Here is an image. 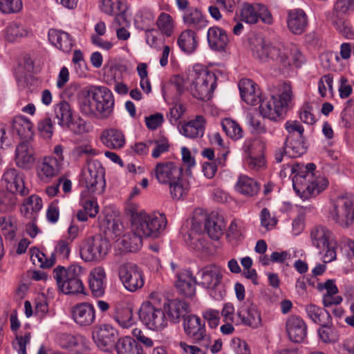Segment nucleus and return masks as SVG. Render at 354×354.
<instances>
[{
    "instance_id": "1",
    "label": "nucleus",
    "mask_w": 354,
    "mask_h": 354,
    "mask_svg": "<svg viewBox=\"0 0 354 354\" xmlns=\"http://www.w3.org/2000/svg\"><path fill=\"white\" fill-rule=\"evenodd\" d=\"M253 55L263 63L274 62L283 69L291 65L300 67L305 59L300 50L295 46L286 47L282 44H273L261 39L253 48Z\"/></svg>"
},
{
    "instance_id": "2",
    "label": "nucleus",
    "mask_w": 354,
    "mask_h": 354,
    "mask_svg": "<svg viewBox=\"0 0 354 354\" xmlns=\"http://www.w3.org/2000/svg\"><path fill=\"white\" fill-rule=\"evenodd\" d=\"M269 99L261 101L259 111L264 118L277 120L286 112L292 100V88L289 84L282 83L272 86Z\"/></svg>"
},
{
    "instance_id": "3",
    "label": "nucleus",
    "mask_w": 354,
    "mask_h": 354,
    "mask_svg": "<svg viewBox=\"0 0 354 354\" xmlns=\"http://www.w3.org/2000/svg\"><path fill=\"white\" fill-rule=\"evenodd\" d=\"M315 168L314 163H308L306 170L296 174L292 179L294 190L304 199L317 196L328 185V181L325 177H314L312 172Z\"/></svg>"
},
{
    "instance_id": "4",
    "label": "nucleus",
    "mask_w": 354,
    "mask_h": 354,
    "mask_svg": "<svg viewBox=\"0 0 354 354\" xmlns=\"http://www.w3.org/2000/svg\"><path fill=\"white\" fill-rule=\"evenodd\" d=\"M131 225L133 232H136L143 238H158L165 229L167 219L164 214H149L145 211L133 212Z\"/></svg>"
},
{
    "instance_id": "5",
    "label": "nucleus",
    "mask_w": 354,
    "mask_h": 354,
    "mask_svg": "<svg viewBox=\"0 0 354 354\" xmlns=\"http://www.w3.org/2000/svg\"><path fill=\"white\" fill-rule=\"evenodd\" d=\"M312 245L319 250L324 263L336 259L337 242L333 232L323 225L314 227L310 234Z\"/></svg>"
},
{
    "instance_id": "6",
    "label": "nucleus",
    "mask_w": 354,
    "mask_h": 354,
    "mask_svg": "<svg viewBox=\"0 0 354 354\" xmlns=\"http://www.w3.org/2000/svg\"><path fill=\"white\" fill-rule=\"evenodd\" d=\"M190 91L193 96L201 100H208L216 87V76L205 69H194L191 74Z\"/></svg>"
},
{
    "instance_id": "7",
    "label": "nucleus",
    "mask_w": 354,
    "mask_h": 354,
    "mask_svg": "<svg viewBox=\"0 0 354 354\" xmlns=\"http://www.w3.org/2000/svg\"><path fill=\"white\" fill-rule=\"evenodd\" d=\"M329 218L343 228H348L354 224V196H339L329 212Z\"/></svg>"
},
{
    "instance_id": "8",
    "label": "nucleus",
    "mask_w": 354,
    "mask_h": 354,
    "mask_svg": "<svg viewBox=\"0 0 354 354\" xmlns=\"http://www.w3.org/2000/svg\"><path fill=\"white\" fill-rule=\"evenodd\" d=\"M104 174V168L98 161H90L82 171L80 183L89 192L101 194L105 187Z\"/></svg>"
},
{
    "instance_id": "9",
    "label": "nucleus",
    "mask_w": 354,
    "mask_h": 354,
    "mask_svg": "<svg viewBox=\"0 0 354 354\" xmlns=\"http://www.w3.org/2000/svg\"><path fill=\"white\" fill-rule=\"evenodd\" d=\"M110 244L100 235L85 239L80 248L81 258L85 261H100L108 254Z\"/></svg>"
},
{
    "instance_id": "10",
    "label": "nucleus",
    "mask_w": 354,
    "mask_h": 354,
    "mask_svg": "<svg viewBox=\"0 0 354 354\" xmlns=\"http://www.w3.org/2000/svg\"><path fill=\"white\" fill-rule=\"evenodd\" d=\"M139 317L149 329L160 330L167 324L165 312L150 301L144 302L139 310Z\"/></svg>"
},
{
    "instance_id": "11",
    "label": "nucleus",
    "mask_w": 354,
    "mask_h": 354,
    "mask_svg": "<svg viewBox=\"0 0 354 354\" xmlns=\"http://www.w3.org/2000/svg\"><path fill=\"white\" fill-rule=\"evenodd\" d=\"M118 274L124 288L130 292H135L144 285L142 272L135 263H122L119 267Z\"/></svg>"
},
{
    "instance_id": "12",
    "label": "nucleus",
    "mask_w": 354,
    "mask_h": 354,
    "mask_svg": "<svg viewBox=\"0 0 354 354\" xmlns=\"http://www.w3.org/2000/svg\"><path fill=\"white\" fill-rule=\"evenodd\" d=\"M183 328L187 336L200 342L207 348L210 346V338L206 333L205 322L194 315H187L184 319Z\"/></svg>"
},
{
    "instance_id": "13",
    "label": "nucleus",
    "mask_w": 354,
    "mask_h": 354,
    "mask_svg": "<svg viewBox=\"0 0 354 354\" xmlns=\"http://www.w3.org/2000/svg\"><path fill=\"white\" fill-rule=\"evenodd\" d=\"M93 101L97 102L98 117L102 119L109 118L113 112L114 99L111 91L105 86H92Z\"/></svg>"
},
{
    "instance_id": "14",
    "label": "nucleus",
    "mask_w": 354,
    "mask_h": 354,
    "mask_svg": "<svg viewBox=\"0 0 354 354\" xmlns=\"http://www.w3.org/2000/svg\"><path fill=\"white\" fill-rule=\"evenodd\" d=\"M236 324H243L253 328L261 326V317L257 305L247 300L237 312Z\"/></svg>"
},
{
    "instance_id": "15",
    "label": "nucleus",
    "mask_w": 354,
    "mask_h": 354,
    "mask_svg": "<svg viewBox=\"0 0 354 354\" xmlns=\"http://www.w3.org/2000/svg\"><path fill=\"white\" fill-rule=\"evenodd\" d=\"M188 227L185 241L189 246L196 251H203L207 248V241L205 239L202 230V222L197 218L193 217L187 225Z\"/></svg>"
},
{
    "instance_id": "16",
    "label": "nucleus",
    "mask_w": 354,
    "mask_h": 354,
    "mask_svg": "<svg viewBox=\"0 0 354 354\" xmlns=\"http://www.w3.org/2000/svg\"><path fill=\"white\" fill-rule=\"evenodd\" d=\"M241 20L248 24H255L260 18L266 24H271L272 19L267 8L261 4L244 3L241 12Z\"/></svg>"
},
{
    "instance_id": "17",
    "label": "nucleus",
    "mask_w": 354,
    "mask_h": 354,
    "mask_svg": "<svg viewBox=\"0 0 354 354\" xmlns=\"http://www.w3.org/2000/svg\"><path fill=\"white\" fill-rule=\"evenodd\" d=\"M118 332L109 324L96 327L93 332V339L100 349L107 351L115 344Z\"/></svg>"
},
{
    "instance_id": "18",
    "label": "nucleus",
    "mask_w": 354,
    "mask_h": 354,
    "mask_svg": "<svg viewBox=\"0 0 354 354\" xmlns=\"http://www.w3.org/2000/svg\"><path fill=\"white\" fill-rule=\"evenodd\" d=\"M73 321L81 327L91 326L95 321L94 306L87 302L75 305L71 310Z\"/></svg>"
},
{
    "instance_id": "19",
    "label": "nucleus",
    "mask_w": 354,
    "mask_h": 354,
    "mask_svg": "<svg viewBox=\"0 0 354 354\" xmlns=\"http://www.w3.org/2000/svg\"><path fill=\"white\" fill-rule=\"evenodd\" d=\"M151 174L155 176L159 183L167 185L171 180L183 176L182 171L172 162L158 163Z\"/></svg>"
},
{
    "instance_id": "20",
    "label": "nucleus",
    "mask_w": 354,
    "mask_h": 354,
    "mask_svg": "<svg viewBox=\"0 0 354 354\" xmlns=\"http://www.w3.org/2000/svg\"><path fill=\"white\" fill-rule=\"evenodd\" d=\"M2 181L6 190L15 194H19L24 196L28 194L29 190L25 187L22 176L14 169H8L3 174Z\"/></svg>"
},
{
    "instance_id": "21",
    "label": "nucleus",
    "mask_w": 354,
    "mask_h": 354,
    "mask_svg": "<svg viewBox=\"0 0 354 354\" xmlns=\"http://www.w3.org/2000/svg\"><path fill=\"white\" fill-rule=\"evenodd\" d=\"M222 277L221 268L214 265L206 266L198 272V284L212 290L220 284Z\"/></svg>"
},
{
    "instance_id": "22",
    "label": "nucleus",
    "mask_w": 354,
    "mask_h": 354,
    "mask_svg": "<svg viewBox=\"0 0 354 354\" xmlns=\"http://www.w3.org/2000/svg\"><path fill=\"white\" fill-rule=\"evenodd\" d=\"M286 330L288 338L294 342H301L307 335V326L304 320L297 315L288 317Z\"/></svg>"
},
{
    "instance_id": "23",
    "label": "nucleus",
    "mask_w": 354,
    "mask_h": 354,
    "mask_svg": "<svg viewBox=\"0 0 354 354\" xmlns=\"http://www.w3.org/2000/svg\"><path fill=\"white\" fill-rule=\"evenodd\" d=\"M197 283L191 271L183 270L177 273L175 287L180 294L191 297L195 295V285Z\"/></svg>"
},
{
    "instance_id": "24",
    "label": "nucleus",
    "mask_w": 354,
    "mask_h": 354,
    "mask_svg": "<svg viewBox=\"0 0 354 354\" xmlns=\"http://www.w3.org/2000/svg\"><path fill=\"white\" fill-rule=\"evenodd\" d=\"M15 161L17 167L29 169L35 162V151L29 141L20 142L15 149Z\"/></svg>"
},
{
    "instance_id": "25",
    "label": "nucleus",
    "mask_w": 354,
    "mask_h": 354,
    "mask_svg": "<svg viewBox=\"0 0 354 354\" xmlns=\"http://www.w3.org/2000/svg\"><path fill=\"white\" fill-rule=\"evenodd\" d=\"M59 344L64 348L75 349L80 353H84L89 350V342L82 335L62 334L59 337Z\"/></svg>"
},
{
    "instance_id": "26",
    "label": "nucleus",
    "mask_w": 354,
    "mask_h": 354,
    "mask_svg": "<svg viewBox=\"0 0 354 354\" xmlns=\"http://www.w3.org/2000/svg\"><path fill=\"white\" fill-rule=\"evenodd\" d=\"M225 224L223 216L217 212L211 213L205 219V229L213 240H218L223 234Z\"/></svg>"
},
{
    "instance_id": "27",
    "label": "nucleus",
    "mask_w": 354,
    "mask_h": 354,
    "mask_svg": "<svg viewBox=\"0 0 354 354\" xmlns=\"http://www.w3.org/2000/svg\"><path fill=\"white\" fill-rule=\"evenodd\" d=\"M239 88L242 100L248 104L254 106L260 102V93L257 85L251 80H241L239 84Z\"/></svg>"
},
{
    "instance_id": "28",
    "label": "nucleus",
    "mask_w": 354,
    "mask_h": 354,
    "mask_svg": "<svg viewBox=\"0 0 354 354\" xmlns=\"http://www.w3.org/2000/svg\"><path fill=\"white\" fill-rule=\"evenodd\" d=\"M105 271L101 267H97L91 271L88 286L93 297H100L104 295L105 292Z\"/></svg>"
},
{
    "instance_id": "29",
    "label": "nucleus",
    "mask_w": 354,
    "mask_h": 354,
    "mask_svg": "<svg viewBox=\"0 0 354 354\" xmlns=\"http://www.w3.org/2000/svg\"><path fill=\"white\" fill-rule=\"evenodd\" d=\"M188 304L179 299H171L164 304V310L169 319L174 323L180 322L182 317H186L185 314L188 312Z\"/></svg>"
},
{
    "instance_id": "30",
    "label": "nucleus",
    "mask_w": 354,
    "mask_h": 354,
    "mask_svg": "<svg viewBox=\"0 0 354 354\" xmlns=\"http://www.w3.org/2000/svg\"><path fill=\"white\" fill-rule=\"evenodd\" d=\"M61 169L59 160L55 157H45L39 167V176L42 180L49 181L58 175Z\"/></svg>"
},
{
    "instance_id": "31",
    "label": "nucleus",
    "mask_w": 354,
    "mask_h": 354,
    "mask_svg": "<svg viewBox=\"0 0 354 354\" xmlns=\"http://www.w3.org/2000/svg\"><path fill=\"white\" fill-rule=\"evenodd\" d=\"M92 93V86L86 87L82 91L79 97L80 111L88 116L98 115V107L97 102L93 101Z\"/></svg>"
},
{
    "instance_id": "32",
    "label": "nucleus",
    "mask_w": 354,
    "mask_h": 354,
    "mask_svg": "<svg viewBox=\"0 0 354 354\" xmlns=\"http://www.w3.org/2000/svg\"><path fill=\"white\" fill-rule=\"evenodd\" d=\"M83 271V268L77 264H72L67 268L58 266L53 270V277L56 282L79 280L81 279Z\"/></svg>"
},
{
    "instance_id": "33",
    "label": "nucleus",
    "mask_w": 354,
    "mask_h": 354,
    "mask_svg": "<svg viewBox=\"0 0 354 354\" xmlns=\"http://www.w3.org/2000/svg\"><path fill=\"white\" fill-rule=\"evenodd\" d=\"M287 24L289 30L295 35L301 34L307 25V17L301 9H295L288 12Z\"/></svg>"
},
{
    "instance_id": "34",
    "label": "nucleus",
    "mask_w": 354,
    "mask_h": 354,
    "mask_svg": "<svg viewBox=\"0 0 354 354\" xmlns=\"http://www.w3.org/2000/svg\"><path fill=\"white\" fill-rule=\"evenodd\" d=\"M207 37L211 49L216 51L224 50L229 41L225 31L218 27L209 28Z\"/></svg>"
},
{
    "instance_id": "35",
    "label": "nucleus",
    "mask_w": 354,
    "mask_h": 354,
    "mask_svg": "<svg viewBox=\"0 0 354 354\" xmlns=\"http://www.w3.org/2000/svg\"><path fill=\"white\" fill-rule=\"evenodd\" d=\"M48 40L53 46L65 53L70 52L73 46V42L70 35L59 30H49Z\"/></svg>"
},
{
    "instance_id": "36",
    "label": "nucleus",
    "mask_w": 354,
    "mask_h": 354,
    "mask_svg": "<svg viewBox=\"0 0 354 354\" xmlns=\"http://www.w3.org/2000/svg\"><path fill=\"white\" fill-rule=\"evenodd\" d=\"M205 120L201 115H198L192 120L183 124L180 133L187 138H201L204 135Z\"/></svg>"
},
{
    "instance_id": "37",
    "label": "nucleus",
    "mask_w": 354,
    "mask_h": 354,
    "mask_svg": "<svg viewBox=\"0 0 354 354\" xmlns=\"http://www.w3.org/2000/svg\"><path fill=\"white\" fill-rule=\"evenodd\" d=\"M142 239L140 234L133 232L131 228V232L118 239L116 243L124 252H136L142 247Z\"/></svg>"
},
{
    "instance_id": "38",
    "label": "nucleus",
    "mask_w": 354,
    "mask_h": 354,
    "mask_svg": "<svg viewBox=\"0 0 354 354\" xmlns=\"http://www.w3.org/2000/svg\"><path fill=\"white\" fill-rule=\"evenodd\" d=\"M111 317L124 328H130L136 323L133 309L130 306L121 305L115 306Z\"/></svg>"
},
{
    "instance_id": "39",
    "label": "nucleus",
    "mask_w": 354,
    "mask_h": 354,
    "mask_svg": "<svg viewBox=\"0 0 354 354\" xmlns=\"http://www.w3.org/2000/svg\"><path fill=\"white\" fill-rule=\"evenodd\" d=\"M100 139L106 147L113 149H121L125 143L124 134L115 129L103 131Z\"/></svg>"
},
{
    "instance_id": "40",
    "label": "nucleus",
    "mask_w": 354,
    "mask_h": 354,
    "mask_svg": "<svg viewBox=\"0 0 354 354\" xmlns=\"http://www.w3.org/2000/svg\"><path fill=\"white\" fill-rule=\"evenodd\" d=\"M32 127L31 122L23 116L15 117L11 123L12 132L17 133L21 139L27 140L32 138L33 136Z\"/></svg>"
},
{
    "instance_id": "41",
    "label": "nucleus",
    "mask_w": 354,
    "mask_h": 354,
    "mask_svg": "<svg viewBox=\"0 0 354 354\" xmlns=\"http://www.w3.org/2000/svg\"><path fill=\"white\" fill-rule=\"evenodd\" d=\"M115 347L118 354H145L142 346L129 336L119 339Z\"/></svg>"
},
{
    "instance_id": "42",
    "label": "nucleus",
    "mask_w": 354,
    "mask_h": 354,
    "mask_svg": "<svg viewBox=\"0 0 354 354\" xmlns=\"http://www.w3.org/2000/svg\"><path fill=\"white\" fill-rule=\"evenodd\" d=\"M99 8L104 13L115 17L122 16L127 10L125 0H100Z\"/></svg>"
},
{
    "instance_id": "43",
    "label": "nucleus",
    "mask_w": 354,
    "mask_h": 354,
    "mask_svg": "<svg viewBox=\"0 0 354 354\" xmlns=\"http://www.w3.org/2000/svg\"><path fill=\"white\" fill-rule=\"evenodd\" d=\"M178 44L185 53H193L198 46L196 32L191 29L183 31L178 37Z\"/></svg>"
},
{
    "instance_id": "44",
    "label": "nucleus",
    "mask_w": 354,
    "mask_h": 354,
    "mask_svg": "<svg viewBox=\"0 0 354 354\" xmlns=\"http://www.w3.org/2000/svg\"><path fill=\"white\" fill-rule=\"evenodd\" d=\"M236 189L243 195L252 196L258 193L259 185L254 179L243 175L239 178Z\"/></svg>"
},
{
    "instance_id": "45",
    "label": "nucleus",
    "mask_w": 354,
    "mask_h": 354,
    "mask_svg": "<svg viewBox=\"0 0 354 354\" xmlns=\"http://www.w3.org/2000/svg\"><path fill=\"white\" fill-rule=\"evenodd\" d=\"M306 312L308 317L317 324L330 323L331 316L329 313L317 306L311 304L306 305Z\"/></svg>"
},
{
    "instance_id": "46",
    "label": "nucleus",
    "mask_w": 354,
    "mask_h": 354,
    "mask_svg": "<svg viewBox=\"0 0 354 354\" xmlns=\"http://www.w3.org/2000/svg\"><path fill=\"white\" fill-rule=\"evenodd\" d=\"M183 21L188 26L197 30L206 28L208 24L201 12L196 8L188 10L183 17Z\"/></svg>"
},
{
    "instance_id": "47",
    "label": "nucleus",
    "mask_w": 354,
    "mask_h": 354,
    "mask_svg": "<svg viewBox=\"0 0 354 354\" xmlns=\"http://www.w3.org/2000/svg\"><path fill=\"white\" fill-rule=\"evenodd\" d=\"M29 30L21 24L12 22L8 25L5 30L7 41L14 42L22 37L28 36Z\"/></svg>"
},
{
    "instance_id": "48",
    "label": "nucleus",
    "mask_w": 354,
    "mask_h": 354,
    "mask_svg": "<svg viewBox=\"0 0 354 354\" xmlns=\"http://www.w3.org/2000/svg\"><path fill=\"white\" fill-rule=\"evenodd\" d=\"M54 111L58 124L62 127H65L73 119L71 106L66 101H61L57 104Z\"/></svg>"
},
{
    "instance_id": "49",
    "label": "nucleus",
    "mask_w": 354,
    "mask_h": 354,
    "mask_svg": "<svg viewBox=\"0 0 354 354\" xmlns=\"http://www.w3.org/2000/svg\"><path fill=\"white\" fill-rule=\"evenodd\" d=\"M221 127L226 135L231 139L236 140L243 136V131L240 124L230 118H224L221 121Z\"/></svg>"
},
{
    "instance_id": "50",
    "label": "nucleus",
    "mask_w": 354,
    "mask_h": 354,
    "mask_svg": "<svg viewBox=\"0 0 354 354\" xmlns=\"http://www.w3.org/2000/svg\"><path fill=\"white\" fill-rule=\"evenodd\" d=\"M285 147L287 151L285 153L288 154V157L297 158L306 152V146L304 142V138H295L285 143Z\"/></svg>"
},
{
    "instance_id": "51",
    "label": "nucleus",
    "mask_w": 354,
    "mask_h": 354,
    "mask_svg": "<svg viewBox=\"0 0 354 354\" xmlns=\"http://www.w3.org/2000/svg\"><path fill=\"white\" fill-rule=\"evenodd\" d=\"M57 282L58 289L66 295L84 293V286L82 279L70 281H59Z\"/></svg>"
},
{
    "instance_id": "52",
    "label": "nucleus",
    "mask_w": 354,
    "mask_h": 354,
    "mask_svg": "<svg viewBox=\"0 0 354 354\" xmlns=\"http://www.w3.org/2000/svg\"><path fill=\"white\" fill-rule=\"evenodd\" d=\"M156 26L158 30L166 36L169 37L172 35L174 23L170 15L161 12L156 20Z\"/></svg>"
},
{
    "instance_id": "53",
    "label": "nucleus",
    "mask_w": 354,
    "mask_h": 354,
    "mask_svg": "<svg viewBox=\"0 0 354 354\" xmlns=\"http://www.w3.org/2000/svg\"><path fill=\"white\" fill-rule=\"evenodd\" d=\"M31 260L34 263H37L42 268H48L52 267L55 263V253H53L49 259H47L46 254L37 248L31 250Z\"/></svg>"
},
{
    "instance_id": "54",
    "label": "nucleus",
    "mask_w": 354,
    "mask_h": 354,
    "mask_svg": "<svg viewBox=\"0 0 354 354\" xmlns=\"http://www.w3.org/2000/svg\"><path fill=\"white\" fill-rule=\"evenodd\" d=\"M17 203L16 194L8 190L0 191V212H10L15 207Z\"/></svg>"
},
{
    "instance_id": "55",
    "label": "nucleus",
    "mask_w": 354,
    "mask_h": 354,
    "mask_svg": "<svg viewBox=\"0 0 354 354\" xmlns=\"http://www.w3.org/2000/svg\"><path fill=\"white\" fill-rule=\"evenodd\" d=\"M167 185H169V192L174 199H180L187 192V187H185L183 180V176H178Z\"/></svg>"
},
{
    "instance_id": "56",
    "label": "nucleus",
    "mask_w": 354,
    "mask_h": 354,
    "mask_svg": "<svg viewBox=\"0 0 354 354\" xmlns=\"http://www.w3.org/2000/svg\"><path fill=\"white\" fill-rule=\"evenodd\" d=\"M285 129L288 133L286 139V144L292 138H295L296 134H297L296 138H303L304 129L299 122L297 120L287 121L285 124Z\"/></svg>"
},
{
    "instance_id": "57",
    "label": "nucleus",
    "mask_w": 354,
    "mask_h": 354,
    "mask_svg": "<svg viewBox=\"0 0 354 354\" xmlns=\"http://www.w3.org/2000/svg\"><path fill=\"white\" fill-rule=\"evenodd\" d=\"M122 225L119 220L113 219L112 221H108L104 229V234L106 236L105 239L107 240L115 239L122 234Z\"/></svg>"
},
{
    "instance_id": "58",
    "label": "nucleus",
    "mask_w": 354,
    "mask_h": 354,
    "mask_svg": "<svg viewBox=\"0 0 354 354\" xmlns=\"http://www.w3.org/2000/svg\"><path fill=\"white\" fill-rule=\"evenodd\" d=\"M22 7L21 0H0V10L5 14L17 13Z\"/></svg>"
},
{
    "instance_id": "59",
    "label": "nucleus",
    "mask_w": 354,
    "mask_h": 354,
    "mask_svg": "<svg viewBox=\"0 0 354 354\" xmlns=\"http://www.w3.org/2000/svg\"><path fill=\"white\" fill-rule=\"evenodd\" d=\"M330 324L331 322L319 324L321 327L318 330L319 336L324 343L335 342L337 339L335 330L330 327Z\"/></svg>"
},
{
    "instance_id": "60",
    "label": "nucleus",
    "mask_w": 354,
    "mask_h": 354,
    "mask_svg": "<svg viewBox=\"0 0 354 354\" xmlns=\"http://www.w3.org/2000/svg\"><path fill=\"white\" fill-rule=\"evenodd\" d=\"M65 127L74 133L78 135L88 132L91 127L87 122L81 118L76 120L72 119Z\"/></svg>"
},
{
    "instance_id": "61",
    "label": "nucleus",
    "mask_w": 354,
    "mask_h": 354,
    "mask_svg": "<svg viewBox=\"0 0 354 354\" xmlns=\"http://www.w3.org/2000/svg\"><path fill=\"white\" fill-rule=\"evenodd\" d=\"M53 124L51 119L46 117L40 120L37 124V129L44 138H50L53 134Z\"/></svg>"
},
{
    "instance_id": "62",
    "label": "nucleus",
    "mask_w": 354,
    "mask_h": 354,
    "mask_svg": "<svg viewBox=\"0 0 354 354\" xmlns=\"http://www.w3.org/2000/svg\"><path fill=\"white\" fill-rule=\"evenodd\" d=\"M255 132L260 135H266L267 138H271L274 133L275 128H268L259 119L252 117L250 122Z\"/></svg>"
},
{
    "instance_id": "63",
    "label": "nucleus",
    "mask_w": 354,
    "mask_h": 354,
    "mask_svg": "<svg viewBox=\"0 0 354 354\" xmlns=\"http://www.w3.org/2000/svg\"><path fill=\"white\" fill-rule=\"evenodd\" d=\"M261 225L266 231L272 229L277 223V218L272 216L267 208H263L260 213Z\"/></svg>"
},
{
    "instance_id": "64",
    "label": "nucleus",
    "mask_w": 354,
    "mask_h": 354,
    "mask_svg": "<svg viewBox=\"0 0 354 354\" xmlns=\"http://www.w3.org/2000/svg\"><path fill=\"white\" fill-rule=\"evenodd\" d=\"M334 10L337 14H346L354 10V0H337L334 6Z\"/></svg>"
}]
</instances>
